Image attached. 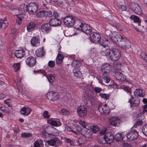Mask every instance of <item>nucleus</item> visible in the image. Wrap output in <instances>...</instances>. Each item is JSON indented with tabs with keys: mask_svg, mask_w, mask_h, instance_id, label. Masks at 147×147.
Wrapping results in <instances>:
<instances>
[{
	"mask_svg": "<svg viewBox=\"0 0 147 147\" xmlns=\"http://www.w3.org/2000/svg\"><path fill=\"white\" fill-rule=\"evenodd\" d=\"M111 39L117 45L123 49H126L130 47L131 43L127 38L122 36L117 32L113 33Z\"/></svg>",
	"mask_w": 147,
	"mask_h": 147,
	"instance_id": "f257e3e1",
	"label": "nucleus"
},
{
	"mask_svg": "<svg viewBox=\"0 0 147 147\" xmlns=\"http://www.w3.org/2000/svg\"><path fill=\"white\" fill-rule=\"evenodd\" d=\"M100 135H104V137L100 141V143L102 144H110L114 140V136L111 132H105V131H102L100 132Z\"/></svg>",
	"mask_w": 147,
	"mask_h": 147,
	"instance_id": "f03ea898",
	"label": "nucleus"
},
{
	"mask_svg": "<svg viewBox=\"0 0 147 147\" xmlns=\"http://www.w3.org/2000/svg\"><path fill=\"white\" fill-rule=\"evenodd\" d=\"M76 29L79 31H82L86 34H90L92 31L91 27L86 23H81L79 26H76Z\"/></svg>",
	"mask_w": 147,
	"mask_h": 147,
	"instance_id": "7ed1b4c3",
	"label": "nucleus"
},
{
	"mask_svg": "<svg viewBox=\"0 0 147 147\" xmlns=\"http://www.w3.org/2000/svg\"><path fill=\"white\" fill-rule=\"evenodd\" d=\"M26 10L28 13L30 15H34L38 11V6L35 2L30 3L28 5H26Z\"/></svg>",
	"mask_w": 147,
	"mask_h": 147,
	"instance_id": "20e7f679",
	"label": "nucleus"
},
{
	"mask_svg": "<svg viewBox=\"0 0 147 147\" xmlns=\"http://www.w3.org/2000/svg\"><path fill=\"white\" fill-rule=\"evenodd\" d=\"M121 56L120 51L117 49H111L109 56V59L113 61H116L118 60Z\"/></svg>",
	"mask_w": 147,
	"mask_h": 147,
	"instance_id": "39448f33",
	"label": "nucleus"
},
{
	"mask_svg": "<svg viewBox=\"0 0 147 147\" xmlns=\"http://www.w3.org/2000/svg\"><path fill=\"white\" fill-rule=\"evenodd\" d=\"M46 97L49 100L55 101L59 99V93L56 91H52L47 93Z\"/></svg>",
	"mask_w": 147,
	"mask_h": 147,
	"instance_id": "423d86ee",
	"label": "nucleus"
},
{
	"mask_svg": "<svg viewBox=\"0 0 147 147\" xmlns=\"http://www.w3.org/2000/svg\"><path fill=\"white\" fill-rule=\"evenodd\" d=\"M64 23L67 26L71 27L73 26L75 22V19L72 16H67L63 20Z\"/></svg>",
	"mask_w": 147,
	"mask_h": 147,
	"instance_id": "0eeeda50",
	"label": "nucleus"
},
{
	"mask_svg": "<svg viewBox=\"0 0 147 147\" xmlns=\"http://www.w3.org/2000/svg\"><path fill=\"white\" fill-rule=\"evenodd\" d=\"M127 139L130 141L136 140L138 136V134L136 130H131L128 131L126 134Z\"/></svg>",
	"mask_w": 147,
	"mask_h": 147,
	"instance_id": "6e6552de",
	"label": "nucleus"
},
{
	"mask_svg": "<svg viewBox=\"0 0 147 147\" xmlns=\"http://www.w3.org/2000/svg\"><path fill=\"white\" fill-rule=\"evenodd\" d=\"M130 7L135 13L138 15L142 14V11L141 8L137 3H133L131 4Z\"/></svg>",
	"mask_w": 147,
	"mask_h": 147,
	"instance_id": "1a4fd4ad",
	"label": "nucleus"
},
{
	"mask_svg": "<svg viewBox=\"0 0 147 147\" xmlns=\"http://www.w3.org/2000/svg\"><path fill=\"white\" fill-rule=\"evenodd\" d=\"M90 38L91 42L97 43L100 40L101 36L98 33L93 32L90 34Z\"/></svg>",
	"mask_w": 147,
	"mask_h": 147,
	"instance_id": "9d476101",
	"label": "nucleus"
},
{
	"mask_svg": "<svg viewBox=\"0 0 147 147\" xmlns=\"http://www.w3.org/2000/svg\"><path fill=\"white\" fill-rule=\"evenodd\" d=\"M87 113V109L84 105L80 106L77 109V114L80 117H84L86 115Z\"/></svg>",
	"mask_w": 147,
	"mask_h": 147,
	"instance_id": "9b49d317",
	"label": "nucleus"
},
{
	"mask_svg": "<svg viewBox=\"0 0 147 147\" xmlns=\"http://www.w3.org/2000/svg\"><path fill=\"white\" fill-rule=\"evenodd\" d=\"M98 109L101 114L104 115H107L110 112L107 105L106 104L104 105L100 104L98 106Z\"/></svg>",
	"mask_w": 147,
	"mask_h": 147,
	"instance_id": "f8f14e48",
	"label": "nucleus"
},
{
	"mask_svg": "<svg viewBox=\"0 0 147 147\" xmlns=\"http://www.w3.org/2000/svg\"><path fill=\"white\" fill-rule=\"evenodd\" d=\"M120 119L115 117H110L109 119V124L112 126H118L120 124Z\"/></svg>",
	"mask_w": 147,
	"mask_h": 147,
	"instance_id": "ddd939ff",
	"label": "nucleus"
},
{
	"mask_svg": "<svg viewBox=\"0 0 147 147\" xmlns=\"http://www.w3.org/2000/svg\"><path fill=\"white\" fill-rule=\"evenodd\" d=\"M51 26L49 23L44 24L41 26V30L44 33H48L51 30Z\"/></svg>",
	"mask_w": 147,
	"mask_h": 147,
	"instance_id": "4468645a",
	"label": "nucleus"
},
{
	"mask_svg": "<svg viewBox=\"0 0 147 147\" xmlns=\"http://www.w3.org/2000/svg\"><path fill=\"white\" fill-rule=\"evenodd\" d=\"M49 23L51 26L56 27L61 25V21L58 19L52 18L49 20Z\"/></svg>",
	"mask_w": 147,
	"mask_h": 147,
	"instance_id": "2eb2a0df",
	"label": "nucleus"
},
{
	"mask_svg": "<svg viewBox=\"0 0 147 147\" xmlns=\"http://www.w3.org/2000/svg\"><path fill=\"white\" fill-rule=\"evenodd\" d=\"M128 102L130 103L131 107H136L140 103V100L137 97L134 100L133 99V97L131 96V98L129 100Z\"/></svg>",
	"mask_w": 147,
	"mask_h": 147,
	"instance_id": "dca6fc26",
	"label": "nucleus"
},
{
	"mask_svg": "<svg viewBox=\"0 0 147 147\" xmlns=\"http://www.w3.org/2000/svg\"><path fill=\"white\" fill-rule=\"evenodd\" d=\"M40 39L39 37L35 36L33 37L31 40V44L34 46L38 47L40 45Z\"/></svg>",
	"mask_w": 147,
	"mask_h": 147,
	"instance_id": "f3484780",
	"label": "nucleus"
},
{
	"mask_svg": "<svg viewBox=\"0 0 147 147\" xmlns=\"http://www.w3.org/2000/svg\"><path fill=\"white\" fill-rule=\"evenodd\" d=\"M144 116L140 113H138L136 116V120L135 125L138 126L141 125L143 124L142 119H144Z\"/></svg>",
	"mask_w": 147,
	"mask_h": 147,
	"instance_id": "a211bd4d",
	"label": "nucleus"
},
{
	"mask_svg": "<svg viewBox=\"0 0 147 147\" xmlns=\"http://www.w3.org/2000/svg\"><path fill=\"white\" fill-rule=\"evenodd\" d=\"M62 52L59 51V53L56 59V63L57 64H59L63 63V59L64 58L63 55L61 53Z\"/></svg>",
	"mask_w": 147,
	"mask_h": 147,
	"instance_id": "6ab92c4d",
	"label": "nucleus"
},
{
	"mask_svg": "<svg viewBox=\"0 0 147 147\" xmlns=\"http://www.w3.org/2000/svg\"><path fill=\"white\" fill-rule=\"evenodd\" d=\"M14 55L17 58H21L25 55V52L23 50H16L14 53Z\"/></svg>",
	"mask_w": 147,
	"mask_h": 147,
	"instance_id": "aec40b11",
	"label": "nucleus"
},
{
	"mask_svg": "<svg viewBox=\"0 0 147 147\" xmlns=\"http://www.w3.org/2000/svg\"><path fill=\"white\" fill-rule=\"evenodd\" d=\"M111 69V65H102L101 68V71L105 73L109 72Z\"/></svg>",
	"mask_w": 147,
	"mask_h": 147,
	"instance_id": "412c9836",
	"label": "nucleus"
},
{
	"mask_svg": "<svg viewBox=\"0 0 147 147\" xmlns=\"http://www.w3.org/2000/svg\"><path fill=\"white\" fill-rule=\"evenodd\" d=\"M35 24L33 22L28 23L27 25L26 29L28 32H31L33 31L36 27Z\"/></svg>",
	"mask_w": 147,
	"mask_h": 147,
	"instance_id": "4be33fe9",
	"label": "nucleus"
},
{
	"mask_svg": "<svg viewBox=\"0 0 147 147\" xmlns=\"http://www.w3.org/2000/svg\"><path fill=\"white\" fill-rule=\"evenodd\" d=\"M115 76L118 80L123 81L125 79V77L122 73L119 71L115 72Z\"/></svg>",
	"mask_w": 147,
	"mask_h": 147,
	"instance_id": "5701e85b",
	"label": "nucleus"
},
{
	"mask_svg": "<svg viewBox=\"0 0 147 147\" xmlns=\"http://www.w3.org/2000/svg\"><path fill=\"white\" fill-rule=\"evenodd\" d=\"M100 39V40L99 41V43L102 47L106 48L108 47L109 44V42L108 40L105 38H103Z\"/></svg>",
	"mask_w": 147,
	"mask_h": 147,
	"instance_id": "b1692460",
	"label": "nucleus"
},
{
	"mask_svg": "<svg viewBox=\"0 0 147 147\" xmlns=\"http://www.w3.org/2000/svg\"><path fill=\"white\" fill-rule=\"evenodd\" d=\"M82 134L85 137L90 138L91 136V132L89 129L84 128L81 131Z\"/></svg>",
	"mask_w": 147,
	"mask_h": 147,
	"instance_id": "393cba45",
	"label": "nucleus"
},
{
	"mask_svg": "<svg viewBox=\"0 0 147 147\" xmlns=\"http://www.w3.org/2000/svg\"><path fill=\"white\" fill-rule=\"evenodd\" d=\"M25 61L27 64H35L36 62L35 58L33 57L27 58Z\"/></svg>",
	"mask_w": 147,
	"mask_h": 147,
	"instance_id": "a878e982",
	"label": "nucleus"
},
{
	"mask_svg": "<svg viewBox=\"0 0 147 147\" xmlns=\"http://www.w3.org/2000/svg\"><path fill=\"white\" fill-rule=\"evenodd\" d=\"M40 73H42L44 75L47 77L49 82L50 83L52 82L55 80V77L51 74L47 76V73L44 70L40 71Z\"/></svg>",
	"mask_w": 147,
	"mask_h": 147,
	"instance_id": "bb28decb",
	"label": "nucleus"
},
{
	"mask_svg": "<svg viewBox=\"0 0 147 147\" xmlns=\"http://www.w3.org/2000/svg\"><path fill=\"white\" fill-rule=\"evenodd\" d=\"M107 47V48L104 47L102 48V50L101 52V55L106 56L110 55L111 50L109 49L108 47Z\"/></svg>",
	"mask_w": 147,
	"mask_h": 147,
	"instance_id": "cd10ccee",
	"label": "nucleus"
},
{
	"mask_svg": "<svg viewBox=\"0 0 147 147\" xmlns=\"http://www.w3.org/2000/svg\"><path fill=\"white\" fill-rule=\"evenodd\" d=\"M45 54V52L43 50V48H39L36 51V54L38 57H41L44 56Z\"/></svg>",
	"mask_w": 147,
	"mask_h": 147,
	"instance_id": "c85d7f7f",
	"label": "nucleus"
},
{
	"mask_svg": "<svg viewBox=\"0 0 147 147\" xmlns=\"http://www.w3.org/2000/svg\"><path fill=\"white\" fill-rule=\"evenodd\" d=\"M130 18L133 20L135 23H138V26H140V20L139 17L135 15H131Z\"/></svg>",
	"mask_w": 147,
	"mask_h": 147,
	"instance_id": "c756f323",
	"label": "nucleus"
},
{
	"mask_svg": "<svg viewBox=\"0 0 147 147\" xmlns=\"http://www.w3.org/2000/svg\"><path fill=\"white\" fill-rule=\"evenodd\" d=\"M142 90L141 89L136 90L134 92V94L135 96H138L140 97H143L144 94H142Z\"/></svg>",
	"mask_w": 147,
	"mask_h": 147,
	"instance_id": "7c9ffc66",
	"label": "nucleus"
},
{
	"mask_svg": "<svg viewBox=\"0 0 147 147\" xmlns=\"http://www.w3.org/2000/svg\"><path fill=\"white\" fill-rule=\"evenodd\" d=\"M114 138L117 141H120L123 140V137L121 134L117 133L114 136Z\"/></svg>",
	"mask_w": 147,
	"mask_h": 147,
	"instance_id": "2f4dec72",
	"label": "nucleus"
},
{
	"mask_svg": "<svg viewBox=\"0 0 147 147\" xmlns=\"http://www.w3.org/2000/svg\"><path fill=\"white\" fill-rule=\"evenodd\" d=\"M17 18L16 20V23L18 25L21 24L22 21L24 19V17L21 15H17Z\"/></svg>",
	"mask_w": 147,
	"mask_h": 147,
	"instance_id": "473e14b6",
	"label": "nucleus"
},
{
	"mask_svg": "<svg viewBox=\"0 0 147 147\" xmlns=\"http://www.w3.org/2000/svg\"><path fill=\"white\" fill-rule=\"evenodd\" d=\"M45 141L46 143H48V145L55 146V138L54 139H51L50 140H48L47 141L45 140Z\"/></svg>",
	"mask_w": 147,
	"mask_h": 147,
	"instance_id": "72a5a7b5",
	"label": "nucleus"
},
{
	"mask_svg": "<svg viewBox=\"0 0 147 147\" xmlns=\"http://www.w3.org/2000/svg\"><path fill=\"white\" fill-rule=\"evenodd\" d=\"M26 8H25L24 5H22L20 6V8H19L18 11L19 13L20 14L23 15L25 14V10Z\"/></svg>",
	"mask_w": 147,
	"mask_h": 147,
	"instance_id": "f704fd0d",
	"label": "nucleus"
},
{
	"mask_svg": "<svg viewBox=\"0 0 147 147\" xmlns=\"http://www.w3.org/2000/svg\"><path fill=\"white\" fill-rule=\"evenodd\" d=\"M90 129L93 133H95L97 131L98 129V127L97 125H92L90 127Z\"/></svg>",
	"mask_w": 147,
	"mask_h": 147,
	"instance_id": "c9c22d12",
	"label": "nucleus"
},
{
	"mask_svg": "<svg viewBox=\"0 0 147 147\" xmlns=\"http://www.w3.org/2000/svg\"><path fill=\"white\" fill-rule=\"evenodd\" d=\"M46 12L45 11H41L38 12L36 15L37 17L42 18L45 16V13Z\"/></svg>",
	"mask_w": 147,
	"mask_h": 147,
	"instance_id": "e433bc0d",
	"label": "nucleus"
},
{
	"mask_svg": "<svg viewBox=\"0 0 147 147\" xmlns=\"http://www.w3.org/2000/svg\"><path fill=\"white\" fill-rule=\"evenodd\" d=\"M142 133L145 136H147V123L144 125L142 127Z\"/></svg>",
	"mask_w": 147,
	"mask_h": 147,
	"instance_id": "4c0bfd02",
	"label": "nucleus"
},
{
	"mask_svg": "<svg viewBox=\"0 0 147 147\" xmlns=\"http://www.w3.org/2000/svg\"><path fill=\"white\" fill-rule=\"evenodd\" d=\"M7 26L4 22V20L2 19L0 20V29L2 28L3 27L4 29H5Z\"/></svg>",
	"mask_w": 147,
	"mask_h": 147,
	"instance_id": "58836bf2",
	"label": "nucleus"
},
{
	"mask_svg": "<svg viewBox=\"0 0 147 147\" xmlns=\"http://www.w3.org/2000/svg\"><path fill=\"white\" fill-rule=\"evenodd\" d=\"M21 136L23 138H28L31 136L32 134L29 133H26L24 132L22 133Z\"/></svg>",
	"mask_w": 147,
	"mask_h": 147,
	"instance_id": "ea45409f",
	"label": "nucleus"
},
{
	"mask_svg": "<svg viewBox=\"0 0 147 147\" xmlns=\"http://www.w3.org/2000/svg\"><path fill=\"white\" fill-rule=\"evenodd\" d=\"M39 142L40 144L38 142H37L36 141L34 142V147H40V144H42V140L41 139L39 140Z\"/></svg>",
	"mask_w": 147,
	"mask_h": 147,
	"instance_id": "a19ab883",
	"label": "nucleus"
},
{
	"mask_svg": "<svg viewBox=\"0 0 147 147\" xmlns=\"http://www.w3.org/2000/svg\"><path fill=\"white\" fill-rule=\"evenodd\" d=\"M55 146L58 147L60 146L61 144V141L58 138H55Z\"/></svg>",
	"mask_w": 147,
	"mask_h": 147,
	"instance_id": "79ce46f5",
	"label": "nucleus"
},
{
	"mask_svg": "<svg viewBox=\"0 0 147 147\" xmlns=\"http://www.w3.org/2000/svg\"><path fill=\"white\" fill-rule=\"evenodd\" d=\"M99 95L102 98L106 100L108 99L109 97V94L100 93Z\"/></svg>",
	"mask_w": 147,
	"mask_h": 147,
	"instance_id": "37998d69",
	"label": "nucleus"
},
{
	"mask_svg": "<svg viewBox=\"0 0 147 147\" xmlns=\"http://www.w3.org/2000/svg\"><path fill=\"white\" fill-rule=\"evenodd\" d=\"M114 72L115 73L116 71H118L121 69L120 65H113Z\"/></svg>",
	"mask_w": 147,
	"mask_h": 147,
	"instance_id": "c03bdc74",
	"label": "nucleus"
},
{
	"mask_svg": "<svg viewBox=\"0 0 147 147\" xmlns=\"http://www.w3.org/2000/svg\"><path fill=\"white\" fill-rule=\"evenodd\" d=\"M50 124L52 125L55 127L60 126L61 124V123H59L58 124L57 122L54 120H51L50 123Z\"/></svg>",
	"mask_w": 147,
	"mask_h": 147,
	"instance_id": "a18cd8bd",
	"label": "nucleus"
},
{
	"mask_svg": "<svg viewBox=\"0 0 147 147\" xmlns=\"http://www.w3.org/2000/svg\"><path fill=\"white\" fill-rule=\"evenodd\" d=\"M140 56L142 59L146 61L147 62V55L144 52H142L140 55Z\"/></svg>",
	"mask_w": 147,
	"mask_h": 147,
	"instance_id": "49530a36",
	"label": "nucleus"
},
{
	"mask_svg": "<svg viewBox=\"0 0 147 147\" xmlns=\"http://www.w3.org/2000/svg\"><path fill=\"white\" fill-rule=\"evenodd\" d=\"M26 107H24L22 108L20 110V112L22 115H24L25 116L26 114Z\"/></svg>",
	"mask_w": 147,
	"mask_h": 147,
	"instance_id": "de8ad7c7",
	"label": "nucleus"
},
{
	"mask_svg": "<svg viewBox=\"0 0 147 147\" xmlns=\"http://www.w3.org/2000/svg\"><path fill=\"white\" fill-rule=\"evenodd\" d=\"M65 140H66V142L69 143L70 146H74L73 141L71 140V139L66 138H65Z\"/></svg>",
	"mask_w": 147,
	"mask_h": 147,
	"instance_id": "09e8293b",
	"label": "nucleus"
},
{
	"mask_svg": "<svg viewBox=\"0 0 147 147\" xmlns=\"http://www.w3.org/2000/svg\"><path fill=\"white\" fill-rule=\"evenodd\" d=\"M20 90L23 94L27 95L28 94V92L26 90L25 88H20Z\"/></svg>",
	"mask_w": 147,
	"mask_h": 147,
	"instance_id": "8fccbe9b",
	"label": "nucleus"
},
{
	"mask_svg": "<svg viewBox=\"0 0 147 147\" xmlns=\"http://www.w3.org/2000/svg\"><path fill=\"white\" fill-rule=\"evenodd\" d=\"M43 116L44 118H48L50 116L49 115V112L47 111H45L43 113Z\"/></svg>",
	"mask_w": 147,
	"mask_h": 147,
	"instance_id": "3c124183",
	"label": "nucleus"
},
{
	"mask_svg": "<svg viewBox=\"0 0 147 147\" xmlns=\"http://www.w3.org/2000/svg\"><path fill=\"white\" fill-rule=\"evenodd\" d=\"M79 123L84 128H85L86 126V123L84 121L80 120L79 122Z\"/></svg>",
	"mask_w": 147,
	"mask_h": 147,
	"instance_id": "603ef678",
	"label": "nucleus"
},
{
	"mask_svg": "<svg viewBox=\"0 0 147 147\" xmlns=\"http://www.w3.org/2000/svg\"><path fill=\"white\" fill-rule=\"evenodd\" d=\"M77 142L79 144V146H81L84 143V142L83 140L81 138H78Z\"/></svg>",
	"mask_w": 147,
	"mask_h": 147,
	"instance_id": "864d4df0",
	"label": "nucleus"
},
{
	"mask_svg": "<svg viewBox=\"0 0 147 147\" xmlns=\"http://www.w3.org/2000/svg\"><path fill=\"white\" fill-rule=\"evenodd\" d=\"M14 70L16 71H18L20 68V65H13Z\"/></svg>",
	"mask_w": 147,
	"mask_h": 147,
	"instance_id": "5fc2aeb1",
	"label": "nucleus"
},
{
	"mask_svg": "<svg viewBox=\"0 0 147 147\" xmlns=\"http://www.w3.org/2000/svg\"><path fill=\"white\" fill-rule=\"evenodd\" d=\"M78 65H76V66H75V68L73 69V73H75V71H76V72H81L80 71V69L78 68V67H80Z\"/></svg>",
	"mask_w": 147,
	"mask_h": 147,
	"instance_id": "6e6d98bb",
	"label": "nucleus"
},
{
	"mask_svg": "<svg viewBox=\"0 0 147 147\" xmlns=\"http://www.w3.org/2000/svg\"><path fill=\"white\" fill-rule=\"evenodd\" d=\"M11 101V100L10 99H7L4 101V103L6 104L8 107H11V105L10 104V102Z\"/></svg>",
	"mask_w": 147,
	"mask_h": 147,
	"instance_id": "4d7b16f0",
	"label": "nucleus"
},
{
	"mask_svg": "<svg viewBox=\"0 0 147 147\" xmlns=\"http://www.w3.org/2000/svg\"><path fill=\"white\" fill-rule=\"evenodd\" d=\"M26 116H28L30 114L31 112L32 111V109L29 107H27L26 108Z\"/></svg>",
	"mask_w": 147,
	"mask_h": 147,
	"instance_id": "13d9d810",
	"label": "nucleus"
},
{
	"mask_svg": "<svg viewBox=\"0 0 147 147\" xmlns=\"http://www.w3.org/2000/svg\"><path fill=\"white\" fill-rule=\"evenodd\" d=\"M73 73L74 76L78 78L80 77L82 74L81 72H76V71H75V73Z\"/></svg>",
	"mask_w": 147,
	"mask_h": 147,
	"instance_id": "bf43d9fd",
	"label": "nucleus"
},
{
	"mask_svg": "<svg viewBox=\"0 0 147 147\" xmlns=\"http://www.w3.org/2000/svg\"><path fill=\"white\" fill-rule=\"evenodd\" d=\"M102 89L100 88L97 87L95 88L94 90L96 93H100Z\"/></svg>",
	"mask_w": 147,
	"mask_h": 147,
	"instance_id": "052dcab7",
	"label": "nucleus"
},
{
	"mask_svg": "<svg viewBox=\"0 0 147 147\" xmlns=\"http://www.w3.org/2000/svg\"><path fill=\"white\" fill-rule=\"evenodd\" d=\"M123 89L127 93H129L131 92V90L130 88L127 86L124 87Z\"/></svg>",
	"mask_w": 147,
	"mask_h": 147,
	"instance_id": "680f3d73",
	"label": "nucleus"
},
{
	"mask_svg": "<svg viewBox=\"0 0 147 147\" xmlns=\"http://www.w3.org/2000/svg\"><path fill=\"white\" fill-rule=\"evenodd\" d=\"M103 79L104 81L107 83L109 82L110 81L109 78L107 76L103 77Z\"/></svg>",
	"mask_w": 147,
	"mask_h": 147,
	"instance_id": "e2e57ef3",
	"label": "nucleus"
},
{
	"mask_svg": "<svg viewBox=\"0 0 147 147\" xmlns=\"http://www.w3.org/2000/svg\"><path fill=\"white\" fill-rule=\"evenodd\" d=\"M82 63L80 62L78 60H74L72 62V64H81Z\"/></svg>",
	"mask_w": 147,
	"mask_h": 147,
	"instance_id": "0e129e2a",
	"label": "nucleus"
},
{
	"mask_svg": "<svg viewBox=\"0 0 147 147\" xmlns=\"http://www.w3.org/2000/svg\"><path fill=\"white\" fill-rule=\"evenodd\" d=\"M45 11L46 12V13H45V16H46V15H47V16H48L50 17V16H51L52 15V12L50 11Z\"/></svg>",
	"mask_w": 147,
	"mask_h": 147,
	"instance_id": "69168bd1",
	"label": "nucleus"
},
{
	"mask_svg": "<svg viewBox=\"0 0 147 147\" xmlns=\"http://www.w3.org/2000/svg\"><path fill=\"white\" fill-rule=\"evenodd\" d=\"M65 129L67 131L71 132L72 131V129L69 126H67L65 127Z\"/></svg>",
	"mask_w": 147,
	"mask_h": 147,
	"instance_id": "338daca9",
	"label": "nucleus"
},
{
	"mask_svg": "<svg viewBox=\"0 0 147 147\" xmlns=\"http://www.w3.org/2000/svg\"><path fill=\"white\" fill-rule=\"evenodd\" d=\"M120 8L121 9V10L123 11H125L126 9V7L124 5H121L120 6Z\"/></svg>",
	"mask_w": 147,
	"mask_h": 147,
	"instance_id": "774afa93",
	"label": "nucleus"
}]
</instances>
